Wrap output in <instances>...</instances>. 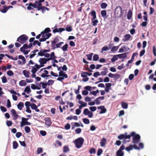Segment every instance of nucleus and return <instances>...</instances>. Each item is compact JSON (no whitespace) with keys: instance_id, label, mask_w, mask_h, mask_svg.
<instances>
[{"instance_id":"nucleus-1","label":"nucleus","mask_w":156,"mask_h":156,"mask_svg":"<svg viewBox=\"0 0 156 156\" xmlns=\"http://www.w3.org/2000/svg\"><path fill=\"white\" fill-rule=\"evenodd\" d=\"M129 135L133 137L132 143L135 144L138 143L140 141L141 138L139 134H136L135 132H132Z\"/></svg>"},{"instance_id":"nucleus-2","label":"nucleus","mask_w":156,"mask_h":156,"mask_svg":"<svg viewBox=\"0 0 156 156\" xmlns=\"http://www.w3.org/2000/svg\"><path fill=\"white\" fill-rule=\"evenodd\" d=\"M84 139L82 137H79L74 141L75 146L77 148H80L84 142Z\"/></svg>"},{"instance_id":"nucleus-3","label":"nucleus","mask_w":156,"mask_h":156,"mask_svg":"<svg viewBox=\"0 0 156 156\" xmlns=\"http://www.w3.org/2000/svg\"><path fill=\"white\" fill-rule=\"evenodd\" d=\"M28 37L25 34H23L20 35L17 40V41L20 43L21 44H23L25 43L26 41L28 40Z\"/></svg>"},{"instance_id":"nucleus-4","label":"nucleus","mask_w":156,"mask_h":156,"mask_svg":"<svg viewBox=\"0 0 156 156\" xmlns=\"http://www.w3.org/2000/svg\"><path fill=\"white\" fill-rule=\"evenodd\" d=\"M122 13V9L120 6L117 7L115 10V15L116 18H120Z\"/></svg>"},{"instance_id":"nucleus-5","label":"nucleus","mask_w":156,"mask_h":156,"mask_svg":"<svg viewBox=\"0 0 156 156\" xmlns=\"http://www.w3.org/2000/svg\"><path fill=\"white\" fill-rule=\"evenodd\" d=\"M118 139L119 140H126L130 139V136L129 135H127V133L125 132L124 134H121L118 136Z\"/></svg>"},{"instance_id":"nucleus-6","label":"nucleus","mask_w":156,"mask_h":156,"mask_svg":"<svg viewBox=\"0 0 156 156\" xmlns=\"http://www.w3.org/2000/svg\"><path fill=\"white\" fill-rule=\"evenodd\" d=\"M139 146L138 147L136 144H134V149L135 150H140L144 148V146L143 143H140L139 144Z\"/></svg>"},{"instance_id":"nucleus-7","label":"nucleus","mask_w":156,"mask_h":156,"mask_svg":"<svg viewBox=\"0 0 156 156\" xmlns=\"http://www.w3.org/2000/svg\"><path fill=\"white\" fill-rule=\"evenodd\" d=\"M45 124L48 126H51V122L50 118L48 117L45 118Z\"/></svg>"},{"instance_id":"nucleus-8","label":"nucleus","mask_w":156,"mask_h":156,"mask_svg":"<svg viewBox=\"0 0 156 156\" xmlns=\"http://www.w3.org/2000/svg\"><path fill=\"white\" fill-rule=\"evenodd\" d=\"M97 108L98 109L101 110V111L99 112L100 114L105 113L106 112V109L105 108L104 106H101L98 107Z\"/></svg>"},{"instance_id":"nucleus-9","label":"nucleus","mask_w":156,"mask_h":156,"mask_svg":"<svg viewBox=\"0 0 156 156\" xmlns=\"http://www.w3.org/2000/svg\"><path fill=\"white\" fill-rule=\"evenodd\" d=\"M59 37L58 36H57L54 38L53 41L51 42V47L55 45L56 44V43H58L59 41Z\"/></svg>"},{"instance_id":"nucleus-10","label":"nucleus","mask_w":156,"mask_h":156,"mask_svg":"<svg viewBox=\"0 0 156 156\" xmlns=\"http://www.w3.org/2000/svg\"><path fill=\"white\" fill-rule=\"evenodd\" d=\"M64 43L63 42H59L52 46L51 48H52V49L54 50L55 48H60L62 44H63Z\"/></svg>"},{"instance_id":"nucleus-11","label":"nucleus","mask_w":156,"mask_h":156,"mask_svg":"<svg viewBox=\"0 0 156 156\" xmlns=\"http://www.w3.org/2000/svg\"><path fill=\"white\" fill-rule=\"evenodd\" d=\"M106 87L105 88V91L106 92H108L111 89L112 84L110 83H107L105 84Z\"/></svg>"},{"instance_id":"nucleus-12","label":"nucleus","mask_w":156,"mask_h":156,"mask_svg":"<svg viewBox=\"0 0 156 156\" xmlns=\"http://www.w3.org/2000/svg\"><path fill=\"white\" fill-rule=\"evenodd\" d=\"M103 69L104 71L101 72V73H100L101 75L103 76L106 75L107 73L108 72V69L106 67H103Z\"/></svg>"},{"instance_id":"nucleus-13","label":"nucleus","mask_w":156,"mask_h":156,"mask_svg":"<svg viewBox=\"0 0 156 156\" xmlns=\"http://www.w3.org/2000/svg\"><path fill=\"white\" fill-rule=\"evenodd\" d=\"M58 76H62V77H64L65 78H67L68 77L67 75L62 71H60L59 72Z\"/></svg>"},{"instance_id":"nucleus-14","label":"nucleus","mask_w":156,"mask_h":156,"mask_svg":"<svg viewBox=\"0 0 156 156\" xmlns=\"http://www.w3.org/2000/svg\"><path fill=\"white\" fill-rule=\"evenodd\" d=\"M24 106V104L23 102H20L17 105V107L20 110H22Z\"/></svg>"},{"instance_id":"nucleus-15","label":"nucleus","mask_w":156,"mask_h":156,"mask_svg":"<svg viewBox=\"0 0 156 156\" xmlns=\"http://www.w3.org/2000/svg\"><path fill=\"white\" fill-rule=\"evenodd\" d=\"M106 139L103 138L101 140L100 142L101 146L102 147H104L106 144Z\"/></svg>"},{"instance_id":"nucleus-16","label":"nucleus","mask_w":156,"mask_h":156,"mask_svg":"<svg viewBox=\"0 0 156 156\" xmlns=\"http://www.w3.org/2000/svg\"><path fill=\"white\" fill-rule=\"evenodd\" d=\"M134 149V147L133 145L130 144L128 147H126L125 148V150L129 152L131 150H133V148Z\"/></svg>"},{"instance_id":"nucleus-17","label":"nucleus","mask_w":156,"mask_h":156,"mask_svg":"<svg viewBox=\"0 0 156 156\" xmlns=\"http://www.w3.org/2000/svg\"><path fill=\"white\" fill-rule=\"evenodd\" d=\"M22 119L24 124H25V125H31V123L30 122L27 121V120H28V118H22Z\"/></svg>"},{"instance_id":"nucleus-18","label":"nucleus","mask_w":156,"mask_h":156,"mask_svg":"<svg viewBox=\"0 0 156 156\" xmlns=\"http://www.w3.org/2000/svg\"><path fill=\"white\" fill-rule=\"evenodd\" d=\"M39 62L41 64L44 65V64L46 63L45 61V58H40Z\"/></svg>"},{"instance_id":"nucleus-19","label":"nucleus","mask_w":156,"mask_h":156,"mask_svg":"<svg viewBox=\"0 0 156 156\" xmlns=\"http://www.w3.org/2000/svg\"><path fill=\"white\" fill-rule=\"evenodd\" d=\"M18 58L21 59L23 61L22 63L23 64H25L26 63V60L24 57L22 55H19Z\"/></svg>"},{"instance_id":"nucleus-20","label":"nucleus","mask_w":156,"mask_h":156,"mask_svg":"<svg viewBox=\"0 0 156 156\" xmlns=\"http://www.w3.org/2000/svg\"><path fill=\"white\" fill-rule=\"evenodd\" d=\"M121 106L123 108L126 109L128 107V104L127 103L122 102L121 103Z\"/></svg>"},{"instance_id":"nucleus-21","label":"nucleus","mask_w":156,"mask_h":156,"mask_svg":"<svg viewBox=\"0 0 156 156\" xmlns=\"http://www.w3.org/2000/svg\"><path fill=\"white\" fill-rule=\"evenodd\" d=\"M116 56H118L119 58H125L127 57L126 53L116 55Z\"/></svg>"},{"instance_id":"nucleus-22","label":"nucleus","mask_w":156,"mask_h":156,"mask_svg":"<svg viewBox=\"0 0 156 156\" xmlns=\"http://www.w3.org/2000/svg\"><path fill=\"white\" fill-rule=\"evenodd\" d=\"M132 12L131 10H129L128 11V14L127 15V18L128 20H130L132 16Z\"/></svg>"},{"instance_id":"nucleus-23","label":"nucleus","mask_w":156,"mask_h":156,"mask_svg":"<svg viewBox=\"0 0 156 156\" xmlns=\"http://www.w3.org/2000/svg\"><path fill=\"white\" fill-rule=\"evenodd\" d=\"M131 37V35L129 34H127L124 36V41H126L129 40Z\"/></svg>"},{"instance_id":"nucleus-24","label":"nucleus","mask_w":156,"mask_h":156,"mask_svg":"<svg viewBox=\"0 0 156 156\" xmlns=\"http://www.w3.org/2000/svg\"><path fill=\"white\" fill-rule=\"evenodd\" d=\"M91 15L93 16V18L91 19H93V20L94 19H96V13L95 11L93 10H92L90 13Z\"/></svg>"},{"instance_id":"nucleus-25","label":"nucleus","mask_w":156,"mask_h":156,"mask_svg":"<svg viewBox=\"0 0 156 156\" xmlns=\"http://www.w3.org/2000/svg\"><path fill=\"white\" fill-rule=\"evenodd\" d=\"M23 73L26 77L28 78L29 77L30 73L29 71L26 70H24L23 71Z\"/></svg>"},{"instance_id":"nucleus-26","label":"nucleus","mask_w":156,"mask_h":156,"mask_svg":"<svg viewBox=\"0 0 156 156\" xmlns=\"http://www.w3.org/2000/svg\"><path fill=\"white\" fill-rule=\"evenodd\" d=\"M44 53H45V52L44 51V50L41 49L40 51L38 52L37 56H42L44 55Z\"/></svg>"},{"instance_id":"nucleus-27","label":"nucleus","mask_w":156,"mask_h":156,"mask_svg":"<svg viewBox=\"0 0 156 156\" xmlns=\"http://www.w3.org/2000/svg\"><path fill=\"white\" fill-rule=\"evenodd\" d=\"M24 92H27L28 94L30 93L31 92V90L30 88V86H28L25 88Z\"/></svg>"},{"instance_id":"nucleus-28","label":"nucleus","mask_w":156,"mask_h":156,"mask_svg":"<svg viewBox=\"0 0 156 156\" xmlns=\"http://www.w3.org/2000/svg\"><path fill=\"white\" fill-rule=\"evenodd\" d=\"M108 76L111 78H113L117 76H118V77H119L120 76L119 74H113L111 73H110L108 75Z\"/></svg>"},{"instance_id":"nucleus-29","label":"nucleus","mask_w":156,"mask_h":156,"mask_svg":"<svg viewBox=\"0 0 156 156\" xmlns=\"http://www.w3.org/2000/svg\"><path fill=\"white\" fill-rule=\"evenodd\" d=\"M47 37H42V38L40 39L39 41L40 42L45 41L47 39L49 38V37L51 36V34H49L48 35H47Z\"/></svg>"},{"instance_id":"nucleus-30","label":"nucleus","mask_w":156,"mask_h":156,"mask_svg":"<svg viewBox=\"0 0 156 156\" xmlns=\"http://www.w3.org/2000/svg\"><path fill=\"white\" fill-rule=\"evenodd\" d=\"M123 155L124 153L122 151L118 150L116 152V156H123Z\"/></svg>"},{"instance_id":"nucleus-31","label":"nucleus","mask_w":156,"mask_h":156,"mask_svg":"<svg viewBox=\"0 0 156 156\" xmlns=\"http://www.w3.org/2000/svg\"><path fill=\"white\" fill-rule=\"evenodd\" d=\"M51 31V30L49 28H47L44 29V31L41 32V34H42L44 35V34H47L48 33V32H50Z\"/></svg>"},{"instance_id":"nucleus-32","label":"nucleus","mask_w":156,"mask_h":156,"mask_svg":"<svg viewBox=\"0 0 156 156\" xmlns=\"http://www.w3.org/2000/svg\"><path fill=\"white\" fill-rule=\"evenodd\" d=\"M19 85L21 86H23L27 85V83L24 80H21L19 83Z\"/></svg>"},{"instance_id":"nucleus-33","label":"nucleus","mask_w":156,"mask_h":156,"mask_svg":"<svg viewBox=\"0 0 156 156\" xmlns=\"http://www.w3.org/2000/svg\"><path fill=\"white\" fill-rule=\"evenodd\" d=\"M68 48V44H66L65 45H63L62 48L61 49H62L63 51H65L67 50Z\"/></svg>"},{"instance_id":"nucleus-34","label":"nucleus","mask_w":156,"mask_h":156,"mask_svg":"<svg viewBox=\"0 0 156 156\" xmlns=\"http://www.w3.org/2000/svg\"><path fill=\"white\" fill-rule=\"evenodd\" d=\"M119 48V46H114L111 49V51L114 52L117 51Z\"/></svg>"},{"instance_id":"nucleus-35","label":"nucleus","mask_w":156,"mask_h":156,"mask_svg":"<svg viewBox=\"0 0 156 156\" xmlns=\"http://www.w3.org/2000/svg\"><path fill=\"white\" fill-rule=\"evenodd\" d=\"M69 150L67 146H65L63 148V152L67 153L69 151Z\"/></svg>"},{"instance_id":"nucleus-36","label":"nucleus","mask_w":156,"mask_h":156,"mask_svg":"<svg viewBox=\"0 0 156 156\" xmlns=\"http://www.w3.org/2000/svg\"><path fill=\"white\" fill-rule=\"evenodd\" d=\"M18 144L16 141H14L13 142V148L14 149H16L18 146Z\"/></svg>"},{"instance_id":"nucleus-37","label":"nucleus","mask_w":156,"mask_h":156,"mask_svg":"<svg viewBox=\"0 0 156 156\" xmlns=\"http://www.w3.org/2000/svg\"><path fill=\"white\" fill-rule=\"evenodd\" d=\"M91 20L93 26H95L97 25V24L98 23V21L97 20H96L95 19L93 20V19H91Z\"/></svg>"},{"instance_id":"nucleus-38","label":"nucleus","mask_w":156,"mask_h":156,"mask_svg":"<svg viewBox=\"0 0 156 156\" xmlns=\"http://www.w3.org/2000/svg\"><path fill=\"white\" fill-rule=\"evenodd\" d=\"M3 7L4 8V9L2 10L0 9V11L3 13H6L8 10V9L7 8V6L6 5H4L3 6Z\"/></svg>"},{"instance_id":"nucleus-39","label":"nucleus","mask_w":156,"mask_h":156,"mask_svg":"<svg viewBox=\"0 0 156 156\" xmlns=\"http://www.w3.org/2000/svg\"><path fill=\"white\" fill-rule=\"evenodd\" d=\"M108 5L105 2H103L101 4V8L102 9H105L107 6Z\"/></svg>"},{"instance_id":"nucleus-40","label":"nucleus","mask_w":156,"mask_h":156,"mask_svg":"<svg viewBox=\"0 0 156 156\" xmlns=\"http://www.w3.org/2000/svg\"><path fill=\"white\" fill-rule=\"evenodd\" d=\"M93 55V54L92 53H91L90 54L87 55H86V56L87 57V59L90 61L92 59V57Z\"/></svg>"},{"instance_id":"nucleus-41","label":"nucleus","mask_w":156,"mask_h":156,"mask_svg":"<svg viewBox=\"0 0 156 156\" xmlns=\"http://www.w3.org/2000/svg\"><path fill=\"white\" fill-rule=\"evenodd\" d=\"M99 58L98 55L97 54H95L93 57V61H97Z\"/></svg>"},{"instance_id":"nucleus-42","label":"nucleus","mask_w":156,"mask_h":156,"mask_svg":"<svg viewBox=\"0 0 156 156\" xmlns=\"http://www.w3.org/2000/svg\"><path fill=\"white\" fill-rule=\"evenodd\" d=\"M28 48H29L28 45L27 44H23V46L20 48V50H22Z\"/></svg>"},{"instance_id":"nucleus-43","label":"nucleus","mask_w":156,"mask_h":156,"mask_svg":"<svg viewBox=\"0 0 156 156\" xmlns=\"http://www.w3.org/2000/svg\"><path fill=\"white\" fill-rule=\"evenodd\" d=\"M83 122L85 124H88L90 123L89 120L87 118H83Z\"/></svg>"},{"instance_id":"nucleus-44","label":"nucleus","mask_w":156,"mask_h":156,"mask_svg":"<svg viewBox=\"0 0 156 156\" xmlns=\"http://www.w3.org/2000/svg\"><path fill=\"white\" fill-rule=\"evenodd\" d=\"M118 59V56L115 55L113 57L111 58V61L112 62H114Z\"/></svg>"},{"instance_id":"nucleus-45","label":"nucleus","mask_w":156,"mask_h":156,"mask_svg":"<svg viewBox=\"0 0 156 156\" xmlns=\"http://www.w3.org/2000/svg\"><path fill=\"white\" fill-rule=\"evenodd\" d=\"M50 58H51V59L52 60L54 59H55L57 57L55 56V53L54 52H51L50 55Z\"/></svg>"},{"instance_id":"nucleus-46","label":"nucleus","mask_w":156,"mask_h":156,"mask_svg":"<svg viewBox=\"0 0 156 156\" xmlns=\"http://www.w3.org/2000/svg\"><path fill=\"white\" fill-rule=\"evenodd\" d=\"M78 103L81 105L83 107H86L87 106V103L86 102H84L82 101H78Z\"/></svg>"},{"instance_id":"nucleus-47","label":"nucleus","mask_w":156,"mask_h":156,"mask_svg":"<svg viewBox=\"0 0 156 156\" xmlns=\"http://www.w3.org/2000/svg\"><path fill=\"white\" fill-rule=\"evenodd\" d=\"M89 153L91 154H95L96 153V150L94 148H92L89 151Z\"/></svg>"},{"instance_id":"nucleus-48","label":"nucleus","mask_w":156,"mask_h":156,"mask_svg":"<svg viewBox=\"0 0 156 156\" xmlns=\"http://www.w3.org/2000/svg\"><path fill=\"white\" fill-rule=\"evenodd\" d=\"M30 107L31 109L33 110L36 109L37 108V106L34 103L30 105Z\"/></svg>"},{"instance_id":"nucleus-49","label":"nucleus","mask_w":156,"mask_h":156,"mask_svg":"<svg viewBox=\"0 0 156 156\" xmlns=\"http://www.w3.org/2000/svg\"><path fill=\"white\" fill-rule=\"evenodd\" d=\"M101 14L103 17H105L107 15L106 11L105 10H103L101 12Z\"/></svg>"},{"instance_id":"nucleus-50","label":"nucleus","mask_w":156,"mask_h":156,"mask_svg":"<svg viewBox=\"0 0 156 156\" xmlns=\"http://www.w3.org/2000/svg\"><path fill=\"white\" fill-rule=\"evenodd\" d=\"M29 5L32 6V7H33L34 8H37L38 7L37 5L35 3L33 4L32 3H30L29 4Z\"/></svg>"},{"instance_id":"nucleus-51","label":"nucleus","mask_w":156,"mask_h":156,"mask_svg":"<svg viewBox=\"0 0 156 156\" xmlns=\"http://www.w3.org/2000/svg\"><path fill=\"white\" fill-rule=\"evenodd\" d=\"M90 112L87 108H85L83 110V113L84 115H87Z\"/></svg>"},{"instance_id":"nucleus-52","label":"nucleus","mask_w":156,"mask_h":156,"mask_svg":"<svg viewBox=\"0 0 156 156\" xmlns=\"http://www.w3.org/2000/svg\"><path fill=\"white\" fill-rule=\"evenodd\" d=\"M25 130L26 133H28L30 132V129L29 127L26 126L25 127Z\"/></svg>"},{"instance_id":"nucleus-53","label":"nucleus","mask_w":156,"mask_h":156,"mask_svg":"<svg viewBox=\"0 0 156 156\" xmlns=\"http://www.w3.org/2000/svg\"><path fill=\"white\" fill-rule=\"evenodd\" d=\"M2 82L3 83H5L7 82V79L5 76H3L2 78Z\"/></svg>"},{"instance_id":"nucleus-54","label":"nucleus","mask_w":156,"mask_h":156,"mask_svg":"<svg viewBox=\"0 0 156 156\" xmlns=\"http://www.w3.org/2000/svg\"><path fill=\"white\" fill-rule=\"evenodd\" d=\"M103 150L101 149H98L97 153V155L98 156H100L101 154L102 153Z\"/></svg>"},{"instance_id":"nucleus-55","label":"nucleus","mask_w":156,"mask_h":156,"mask_svg":"<svg viewBox=\"0 0 156 156\" xmlns=\"http://www.w3.org/2000/svg\"><path fill=\"white\" fill-rule=\"evenodd\" d=\"M7 75L9 76H11L14 75L13 72L12 70H9L7 72Z\"/></svg>"},{"instance_id":"nucleus-56","label":"nucleus","mask_w":156,"mask_h":156,"mask_svg":"<svg viewBox=\"0 0 156 156\" xmlns=\"http://www.w3.org/2000/svg\"><path fill=\"white\" fill-rule=\"evenodd\" d=\"M54 81L52 80H49L48 81V83H48V85L49 86L51 85H52L54 83Z\"/></svg>"},{"instance_id":"nucleus-57","label":"nucleus","mask_w":156,"mask_h":156,"mask_svg":"<svg viewBox=\"0 0 156 156\" xmlns=\"http://www.w3.org/2000/svg\"><path fill=\"white\" fill-rule=\"evenodd\" d=\"M81 76L83 78H85L87 76V74H86V72L82 71L81 73Z\"/></svg>"},{"instance_id":"nucleus-58","label":"nucleus","mask_w":156,"mask_h":156,"mask_svg":"<svg viewBox=\"0 0 156 156\" xmlns=\"http://www.w3.org/2000/svg\"><path fill=\"white\" fill-rule=\"evenodd\" d=\"M89 109L92 112H94L96 110L97 108L96 107L93 106L89 107Z\"/></svg>"},{"instance_id":"nucleus-59","label":"nucleus","mask_w":156,"mask_h":156,"mask_svg":"<svg viewBox=\"0 0 156 156\" xmlns=\"http://www.w3.org/2000/svg\"><path fill=\"white\" fill-rule=\"evenodd\" d=\"M101 75L99 72H97L94 73L93 74L94 76L95 77H97L98 76H99Z\"/></svg>"},{"instance_id":"nucleus-60","label":"nucleus","mask_w":156,"mask_h":156,"mask_svg":"<svg viewBox=\"0 0 156 156\" xmlns=\"http://www.w3.org/2000/svg\"><path fill=\"white\" fill-rule=\"evenodd\" d=\"M20 51H21L23 52L24 54L25 55H27V54L30 51V50L28 51V50H25V49L23 50H20Z\"/></svg>"},{"instance_id":"nucleus-61","label":"nucleus","mask_w":156,"mask_h":156,"mask_svg":"<svg viewBox=\"0 0 156 156\" xmlns=\"http://www.w3.org/2000/svg\"><path fill=\"white\" fill-rule=\"evenodd\" d=\"M44 66V65H42L40 64V65H39L37 64H36L35 65V66L36 67V68L37 69H39L40 68L43 67Z\"/></svg>"},{"instance_id":"nucleus-62","label":"nucleus","mask_w":156,"mask_h":156,"mask_svg":"<svg viewBox=\"0 0 156 156\" xmlns=\"http://www.w3.org/2000/svg\"><path fill=\"white\" fill-rule=\"evenodd\" d=\"M41 84H42V87L43 88H46L47 86L48 85V83H44L43 82H41Z\"/></svg>"},{"instance_id":"nucleus-63","label":"nucleus","mask_w":156,"mask_h":156,"mask_svg":"<svg viewBox=\"0 0 156 156\" xmlns=\"http://www.w3.org/2000/svg\"><path fill=\"white\" fill-rule=\"evenodd\" d=\"M37 70L36 68L33 67L31 71L33 73H35Z\"/></svg>"},{"instance_id":"nucleus-64","label":"nucleus","mask_w":156,"mask_h":156,"mask_svg":"<svg viewBox=\"0 0 156 156\" xmlns=\"http://www.w3.org/2000/svg\"><path fill=\"white\" fill-rule=\"evenodd\" d=\"M40 134L42 136H45L46 134V132L45 131L41 130L40 131Z\"/></svg>"}]
</instances>
